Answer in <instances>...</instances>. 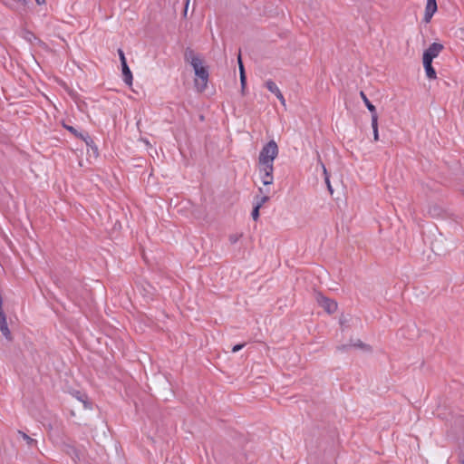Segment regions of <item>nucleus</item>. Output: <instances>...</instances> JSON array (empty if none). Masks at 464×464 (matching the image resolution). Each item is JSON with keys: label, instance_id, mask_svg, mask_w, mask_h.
Here are the masks:
<instances>
[{"label": "nucleus", "instance_id": "20", "mask_svg": "<svg viewBox=\"0 0 464 464\" xmlns=\"http://www.w3.org/2000/svg\"><path fill=\"white\" fill-rule=\"evenodd\" d=\"M244 346H245V344H244V343L237 344V345H235V346L232 348V352H233V353H237V352L240 351Z\"/></svg>", "mask_w": 464, "mask_h": 464}, {"label": "nucleus", "instance_id": "7", "mask_svg": "<svg viewBox=\"0 0 464 464\" xmlns=\"http://www.w3.org/2000/svg\"><path fill=\"white\" fill-rule=\"evenodd\" d=\"M121 69H122L123 82H125L126 85L131 86L133 77H132V73H131L127 63H124L121 64Z\"/></svg>", "mask_w": 464, "mask_h": 464}, {"label": "nucleus", "instance_id": "12", "mask_svg": "<svg viewBox=\"0 0 464 464\" xmlns=\"http://www.w3.org/2000/svg\"><path fill=\"white\" fill-rule=\"evenodd\" d=\"M276 96V98L281 102V103L285 106V100L280 92V89H269Z\"/></svg>", "mask_w": 464, "mask_h": 464}, {"label": "nucleus", "instance_id": "4", "mask_svg": "<svg viewBox=\"0 0 464 464\" xmlns=\"http://www.w3.org/2000/svg\"><path fill=\"white\" fill-rule=\"evenodd\" d=\"M316 300L328 314H333L337 310V303L322 295H318Z\"/></svg>", "mask_w": 464, "mask_h": 464}, {"label": "nucleus", "instance_id": "3", "mask_svg": "<svg viewBox=\"0 0 464 464\" xmlns=\"http://www.w3.org/2000/svg\"><path fill=\"white\" fill-rule=\"evenodd\" d=\"M444 49L443 44L440 43L431 44L424 52L422 60L431 61L438 57L440 52Z\"/></svg>", "mask_w": 464, "mask_h": 464}, {"label": "nucleus", "instance_id": "25", "mask_svg": "<svg viewBox=\"0 0 464 464\" xmlns=\"http://www.w3.org/2000/svg\"><path fill=\"white\" fill-rule=\"evenodd\" d=\"M259 192H260V193H262V194H264V193H268V191H267V190H266V191H264L262 188H259Z\"/></svg>", "mask_w": 464, "mask_h": 464}, {"label": "nucleus", "instance_id": "18", "mask_svg": "<svg viewBox=\"0 0 464 464\" xmlns=\"http://www.w3.org/2000/svg\"><path fill=\"white\" fill-rule=\"evenodd\" d=\"M240 236L237 234H233L229 236V241L231 244H236L239 239Z\"/></svg>", "mask_w": 464, "mask_h": 464}, {"label": "nucleus", "instance_id": "15", "mask_svg": "<svg viewBox=\"0 0 464 464\" xmlns=\"http://www.w3.org/2000/svg\"><path fill=\"white\" fill-rule=\"evenodd\" d=\"M19 434L22 436V438L26 441L28 445H32L34 442V440L29 437L24 432L19 431Z\"/></svg>", "mask_w": 464, "mask_h": 464}, {"label": "nucleus", "instance_id": "9", "mask_svg": "<svg viewBox=\"0 0 464 464\" xmlns=\"http://www.w3.org/2000/svg\"><path fill=\"white\" fill-rule=\"evenodd\" d=\"M360 96L362 97V99L365 106L367 107V109L370 111L371 116L378 115L377 111H376L375 106L370 102V100L368 99L366 94L363 92H360Z\"/></svg>", "mask_w": 464, "mask_h": 464}, {"label": "nucleus", "instance_id": "24", "mask_svg": "<svg viewBox=\"0 0 464 464\" xmlns=\"http://www.w3.org/2000/svg\"><path fill=\"white\" fill-rule=\"evenodd\" d=\"M37 5H44L45 3V0H35Z\"/></svg>", "mask_w": 464, "mask_h": 464}, {"label": "nucleus", "instance_id": "21", "mask_svg": "<svg viewBox=\"0 0 464 464\" xmlns=\"http://www.w3.org/2000/svg\"><path fill=\"white\" fill-rule=\"evenodd\" d=\"M266 87H276V83L272 81L266 82Z\"/></svg>", "mask_w": 464, "mask_h": 464}, {"label": "nucleus", "instance_id": "6", "mask_svg": "<svg viewBox=\"0 0 464 464\" xmlns=\"http://www.w3.org/2000/svg\"><path fill=\"white\" fill-rule=\"evenodd\" d=\"M0 331L6 339H11V333L7 325L6 317L2 308L0 309Z\"/></svg>", "mask_w": 464, "mask_h": 464}, {"label": "nucleus", "instance_id": "11", "mask_svg": "<svg viewBox=\"0 0 464 464\" xmlns=\"http://www.w3.org/2000/svg\"><path fill=\"white\" fill-rule=\"evenodd\" d=\"M238 63H239V71H240V81H241V87L246 86V74L244 71V67L241 62V56L238 55Z\"/></svg>", "mask_w": 464, "mask_h": 464}, {"label": "nucleus", "instance_id": "19", "mask_svg": "<svg viewBox=\"0 0 464 464\" xmlns=\"http://www.w3.org/2000/svg\"><path fill=\"white\" fill-rule=\"evenodd\" d=\"M353 346L355 347H359V348H362V349H366V350H369V346L364 344L363 343H362L361 341H357L356 343H354L353 344Z\"/></svg>", "mask_w": 464, "mask_h": 464}, {"label": "nucleus", "instance_id": "13", "mask_svg": "<svg viewBox=\"0 0 464 464\" xmlns=\"http://www.w3.org/2000/svg\"><path fill=\"white\" fill-rule=\"evenodd\" d=\"M321 165H322V168H323V170H324L325 183L327 185V188H328L330 193L332 194L333 193V189H332V186L330 184L329 176H328L326 168H325V166L323 163H321Z\"/></svg>", "mask_w": 464, "mask_h": 464}, {"label": "nucleus", "instance_id": "26", "mask_svg": "<svg viewBox=\"0 0 464 464\" xmlns=\"http://www.w3.org/2000/svg\"><path fill=\"white\" fill-rule=\"evenodd\" d=\"M188 2H189V0H187V4H186V7H185V14L187 13V10H188Z\"/></svg>", "mask_w": 464, "mask_h": 464}, {"label": "nucleus", "instance_id": "1", "mask_svg": "<svg viewBox=\"0 0 464 464\" xmlns=\"http://www.w3.org/2000/svg\"><path fill=\"white\" fill-rule=\"evenodd\" d=\"M279 152L276 142L272 140L268 141L260 150L258 156V173L262 183L265 186L274 182V160Z\"/></svg>", "mask_w": 464, "mask_h": 464}, {"label": "nucleus", "instance_id": "28", "mask_svg": "<svg viewBox=\"0 0 464 464\" xmlns=\"http://www.w3.org/2000/svg\"><path fill=\"white\" fill-rule=\"evenodd\" d=\"M463 464H464V461H463Z\"/></svg>", "mask_w": 464, "mask_h": 464}, {"label": "nucleus", "instance_id": "27", "mask_svg": "<svg viewBox=\"0 0 464 464\" xmlns=\"http://www.w3.org/2000/svg\"><path fill=\"white\" fill-rule=\"evenodd\" d=\"M244 91H245V88H242V94L243 95L245 94Z\"/></svg>", "mask_w": 464, "mask_h": 464}, {"label": "nucleus", "instance_id": "10", "mask_svg": "<svg viewBox=\"0 0 464 464\" xmlns=\"http://www.w3.org/2000/svg\"><path fill=\"white\" fill-rule=\"evenodd\" d=\"M372 128L373 131V139L375 141L379 140V132H378V115L372 116Z\"/></svg>", "mask_w": 464, "mask_h": 464}, {"label": "nucleus", "instance_id": "22", "mask_svg": "<svg viewBox=\"0 0 464 464\" xmlns=\"http://www.w3.org/2000/svg\"><path fill=\"white\" fill-rule=\"evenodd\" d=\"M79 400H80L81 401H82V402H83V404H84V407H85V408H87V407H88V406H87V401H86V396H85V395H83V396H82V397H79Z\"/></svg>", "mask_w": 464, "mask_h": 464}, {"label": "nucleus", "instance_id": "16", "mask_svg": "<svg viewBox=\"0 0 464 464\" xmlns=\"http://www.w3.org/2000/svg\"><path fill=\"white\" fill-rule=\"evenodd\" d=\"M259 209L260 208L258 206L254 207L253 211L251 213V216L254 220H257V218H259Z\"/></svg>", "mask_w": 464, "mask_h": 464}, {"label": "nucleus", "instance_id": "14", "mask_svg": "<svg viewBox=\"0 0 464 464\" xmlns=\"http://www.w3.org/2000/svg\"><path fill=\"white\" fill-rule=\"evenodd\" d=\"M268 200H269V197L266 194H265L262 197L257 198L256 203L255 206H258L259 208H261Z\"/></svg>", "mask_w": 464, "mask_h": 464}, {"label": "nucleus", "instance_id": "8", "mask_svg": "<svg viewBox=\"0 0 464 464\" xmlns=\"http://www.w3.org/2000/svg\"><path fill=\"white\" fill-rule=\"evenodd\" d=\"M422 63H423V66H424V70H425L427 77L430 79L436 78V72L432 66V62L422 60Z\"/></svg>", "mask_w": 464, "mask_h": 464}, {"label": "nucleus", "instance_id": "23", "mask_svg": "<svg viewBox=\"0 0 464 464\" xmlns=\"http://www.w3.org/2000/svg\"><path fill=\"white\" fill-rule=\"evenodd\" d=\"M66 128H67V130H68L69 131H71V132H72V133H75V132H76L75 129H74L73 127H72V126H67Z\"/></svg>", "mask_w": 464, "mask_h": 464}, {"label": "nucleus", "instance_id": "5", "mask_svg": "<svg viewBox=\"0 0 464 464\" xmlns=\"http://www.w3.org/2000/svg\"><path fill=\"white\" fill-rule=\"evenodd\" d=\"M437 11L436 0H427L424 13V22L429 23Z\"/></svg>", "mask_w": 464, "mask_h": 464}, {"label": "nucleus", "instance_id": "2", "mask_svg": "<svg viewBox=\"0 0 464 464\" xmlns=\"http://www.w3.org/2000/svg\"><path fill=\"white\" fill-rule=\"evenodd\" d=\"M190 63L197 76V82L200 81L202 87H206L208 80V68L203 64V61L198 56L193 55Z\"/></svg>", "mask_w": 464, "mask_h": 464}, {"label": "nucleus", "instance_id": "17", "mask_svg": "<svg viewBox=\"0 0 464 464\" xmlns=\"http://www.w3.org/2000/svg\"><path fill=\"white\" fill-rule=\"evenodd\" d=\"M118 53L121 60V64L127 63L124 53L121 49H118Z\"/></svg>", "mask_w": 464, "mask_h": 464}]
</instances>
